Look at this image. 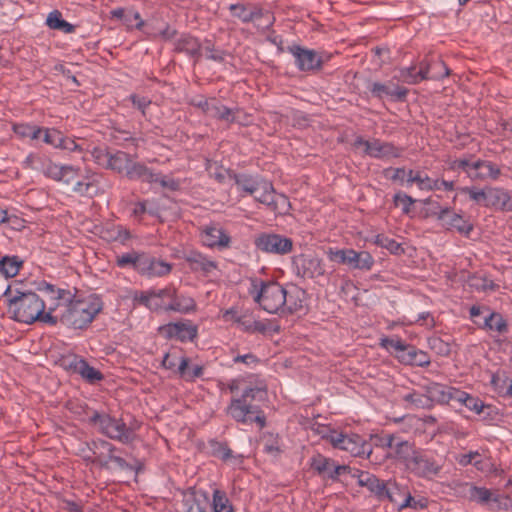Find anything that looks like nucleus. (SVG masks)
I'll list each match as a JSON object with an SVG mask.
<instances>
[{
  "label": "nucleus",
  "mask_w": 512,
  "mask_h": 512,
  "mask_svg": "<svg viewBox=\"0 0 512 512\" xmlns=\"http://www.w3.org/2000/svg\"><path fill=\"white\" fill-rule=\"evenodd\" d=\"M360 487H365L379 501H395V486H387L388 481L379 479L369 472V475H362Z\"/></svg>",
  "instance_id": "ddd939ff"
},
{
  "label": "nucleus",
  "mask_w": 512,
  "mask_h": 512,
  "mask_svg": "<svg viewBox=\"0 0 512 512\" xmlns=\"http://www.w3.org/2000/svg\"><path fill=\"white\" fill-rule=\"evenodd\" d=\"M298 273L304 278L314 279L325 274L322 260L318 257L303 256L297 266Z\"/></svg>",
  "instance_id": "5701e85b"
},
{
  "label": "nucleus",
  "mask_w": 512,
  "mask_h": 512,
  "mask_svg": "<svg viewBox=\"0 0 512 512\" xmlns=\"http://www.w3.org/2000/svg\"><path fill=\"white\" fill-rule=\"evenodd\" d=\"M348 266L353 269L370 270L374 264L372 255L367 251L350 249Z\"/></svg>",
  "instance_id": "72a5a7b5"
},
{
  "label": "nucleus",
  "mask_w": 512,
  "mask_h": 512,
  "mask_svg": "<svg viewBox=\"0 0 512 512\" xmlns=\"http://www.w3.org/2000/svg\"><path fill=\"white\" fill-rule=\"evenodd\" d=\"M178 374L187 382H193L204 374V367L202 365H193L190 367V359L181 356L178 365Z\"/></svg>",
  "instance_id": "7c9ffc66"
},
{
  "label": "nucleus",
  "mask_w": 512,
  "mask_h": 512,
  "mask_svg": "<svg viewBox=\"0 0 512 512\" xmlns=\"http://www.w3.org/2000/svg\"><path fill=\"white\" fill-rule=\"evenodd\" d=\"M267 390L264 387H247L239 398H232L227 413L237 422L242 424L256 423L260 429L266 425V417L258 405L253 401H264Z\"/></svg>",
  "instance_id": "f03ea898"
},
{
  "label": "nucleus",
  "mask_w": 512,
  "mask_h": 512,
  "mask_svg": "<svg viewBox=\"0 0 512 512\" xmlns=\"http://www.w3.org/2000/svg\"><path fill=\"white\" fill-rule=\"evenodd\" d=\"M415 452L416 450L412 442L404 440L397 435V440H395L391 452L387 454V457L399 460L407 465V462H409Z\"/></svg>",
  "instance_id": "bb28decb"
},
{
  "label": "nucleus",
  "mask_w": 512,
  "mask_h": 512,
  "mask_svg": "<svg viewBox=\"0 0 512 512\" xmlns=\"http://www.w3.org/2000/svg\"><path fill=\"white\" fill-rule=\"evenodd\" d=\"M380 345L387 350L394 349L397 352V355L403 353L408 346V344H406L401 339H393L388 337L382 338Z\"/></svg>",
  "instance_id": "69168bd1"
},
{
  "label": "nucleus",
  "mask_w": 512,
  "mask_h": 512,
  "mask_svg": "<svg viewBox=\"0 0 512 512\" xmlns=\"http://www.w3.org/2000/svg\"><path fill=\"white\" fill-rule=\"evenodd\" d=\"M256 201L266 205L273 213L284 214L288 211L289 200L284 194L276 193L268 181H261L257 193L253 194Z\"/></svg>",
  "instance_id": "6e6552de"
},
{
  "label": "nucleus",
  "mask_w": 512,
  "mask_h": 512,
  "mask_svg": "<svg viewBox=\"0 0 512 512\" xmlns=\"http://www.w3.org/2000/svg\"><path fill=\"white\" fill-rule=\"evenodd\" d=\"M76 374H79L83 379L91 384L103 379V374L99 370L90 366L85 359H83L82 363H79L78 372Z\"/></svg>",
  "instance_id": "09e8293b"
},
{
  "label": "nucleus",
  "mask_w": 512,
  "mask_h": 512,
  "mask_svg": "<svg viewBox=\"0 0 512 512\" xmlns=\"http://www.w3.org/2000/svg\"><path fill=\"white\" fill-rule=\"evenodd\" d=\"M263 451L273 457H278L282 453L280 437L273 433L265 434L263 437Z\"/></svg>",
  "instance_id": "49530a36"
},
{
  "label": "nucleus",
  "mask_w": 512,
  "mask_h": 512,
  "mask_svg": "<svg viewBox=\"0 0 512 512\" xmlns=\"http://www.w3.org/2000/svg\"><path fill=\"white\" fill-rule=\"evenodd\" d=\"M89 423L97 426L98 431L112 440L123 444L131 443V430L127 429L123 419H117L107 413L93 411L89 417Z\"/></svg>",
  "instance_id": "423d86ee"
},
{
  "label": "nucleus",
  "mask_w": 512,
  "mask_h": 512,
  "mask_svg": "<svg viewBox=\"0 0 512 512\" xmlns=\"http://www.w3.org/2000/svg\"><path fill=\"white\" fill-rule=\"evenodd\" d=\"M415 199L403 192H398L393 197L395 206H402V212L409 214L411 212V206L415 203Z\"/></svg>",
  "instance_id": "052dcab7"
},
{
  "label": "nucleus",
  "mask_w": 512,
  "mask_h": 512,
  "mask_svg": "<svg viewBox=\"0 0 512 512\" xmlns=\"http://www.w3.org/2000/svg\"><path fill=\"white\" fill-rule=\"evenodd\" d=\"M106 232L110 240L118 241L122 244H124L127 240L131 238L130 231L123 227L122 225H114L111 229H108Z\"/></svg>",
  "instance_id": "4d7b16f0"
},
{
  "label": "nucleus",
  "mask_w": 512,
  "mask_h": 512,
  "mask_svg": "<svg viewBox=\"0 0 512 512\" xmlns=\"http://www.w3.org/2000/svg\"><path fill=\"white\" fill-rule=\"evenodd\" d=\"M432 66L433 67H439V68L443 69L444 73L441 74V75L440 74H433V75L430 76L429 75V70H430L431 65L428 64L425 61H422L420 63L419 70L417 71L418 83H420L423 80H428V79L440 80V79H442L444 77L449 76L450 70H449V68L446 66V64L443 61H437Z\"/></svg>",
  "instance_id": "58836bf2"
},
{
  "label": "nucleus",
  "mask_w": 512,
  "mask_h": 512,
  "mask_svg": "<svg viewBox=\"0 0 512 512\" xmlns=\"http://www.w3.org/2000/svg\"><path fill=\"white\" fill-rule=\"evenodd\" d=\"M254 246L258 251L272 255H286L293 250V240L274 232H261L255 235Z\"/></svg>",
  "instance_id": "0eeeda50"
},
{
  "label": "nucleus",
  "mask_w": 512,
  "mask_h": 512,
  "mask_svg": "<svg viewBox=\"0 0 512 512\" xmlns=\"http://www.w3.org/2000/svg\"><path fill=\"white\" fill-rule=\"evenodd\" d=\"M57 139L58 140L55 145V148L57 149L66 150L69 152L82 151V148L75 142L74 139L64 136L61 131Z\"/></svg>",
  "instance_id": "13d9d810"
},
{
  "label": "nucleus",
  "mask_w": 512,
  "mask_h": 512,
  "mask_svg": "<svg viewBox=\"0 0 512 512\" xmlns=\"http://www.w3.org/2000/svg\"><path fill=\"white\" fill-rule=\"evenodd\" d=\"M354 146H364L365 153L373 158H383L388 156L399 157L401 154V150L399 148L395 147L391 143L382 142L379 139L368 141L359 136L356 138Z\"/></svg>",
  "instance_id": "2eb2a0df"
},
{
  "label": "nucleus",
  "mask_w": 512,
  "mask_h": 512,
  "mask_svg": "<svg viewBox=\"0 0 512 512\" xmlns=\"http://www.w3.org/2000/svg\"><path fill=\"white\" fill-rule=\"evenodd\" d=\"M501 168L488 160L474 161V170L469 173V178L474 181H496L501 176Z\"/></svg>",
  "instance_id": "6ab92c4d"
},
{
  "label": "nucleus",
  "mask_w": 512,
  "mask_h": 512,
  "mask_svg": "<svg viewBox=\"0 0 512 512\" xmlns=\"http://www.w3.org/2000/svg\"><path fill=\"white\" fill-rule=\"evenodd\" d=\"M126 176L130 180H140L143 182L153 183L158 181V175L153 173L150 168L140 162L131 160Z\"/></svg>",
  "instance_id": "c85d7f7f"
},
{
  "label": "nucleus",
  "mask_w": 512,
  "mask_h": 512,
  "mask_svg": "<svg viewBox=\"0 0 512 512\" xmlns=\"http://www.w3.org/2000/svg\"><path fill=\"white\" fill-rule=\"evenodd\" d=\"M249 294L264 311L271 314L282 313L286 294L285 287L278 282L252 279Z\"/></svg>",
  "instance_id": "20e7f679"
},
{
  "label": "nucleus",
  "mask_w": 512,
  "mask_h": 512,
  "mask_svg": "<svg viewBox=\"0 0 512 512\" xmlns=\"http://www.w3.org/2000/svg\"><path fill=\"white\" fill-rule=\"evenodd\" d=\"M287 51L295 58V65L299 71L316 72L321 70L323 59L315 50L294 44L288 46Z\"/></svg>",
  "instance_id": "1a4fd4ad"
},
{
  "label": "nucleus",
  "mask_w": 512,
  "mask_h": 512,
  "mask_svg": "<svg viewBox=\"0 0 512 512\" xmlns=\"http://www.w3.org/2000/svg\"><path fill=\"white\" fill-rule=\"evenodd\" d=\"M233 179L238 189L249 195L256 194L259 183L263 181L246 174H234Z\"/></svg>",
  "instance_id": "ea45409f"
},
{
  "label": "nucleus",
  "mask_w": 512,
  "mask_h": 512,
  "mask_svg": "<svg viewBox=\"0 0 512 512\" xmlns=\"http://www.w3.org/2000/svg\"><path fill=\"white\" fill-rule=\"evenodd\" d=\"M403 401L413 408L432 409L431 401L427 397V393H419L412 391L403 396Z\"/></svg>",
  "instance_id": "a18cd8bd"
},
{
  "label": "nucleus",
  "mask_w": 512,
  "mask_h": 512,
  "mask_svg": "<svg viewBox=\"0 0 512 512\" xmlns=\"http://www.w3.org/2000/svg\"><path fill=\"white\" fill-rule=\"evenodd\" d=\"M255 321L252 312L248 310L235 317V323L239 324L244 332L250 334H253V322Z\"/></svg>",
  "instance_id": "e2e57ef3"
},
{
  "label": "nucleus",
  "mask_w": 512,
  "mask_h": 512,
  "mask_svg": "<svg viewBox=\"0 0 512 512\" xmlns=\"http://www.w3.org/2000/svg\"><path fill=\"white\" fill-rule=\"evenodd\" d=\"M169 339H177L181 342L193 341L197 337L198 329L191 321L169 323L160 328Z\"/></svg>",
  "instance_id": "f3484780"
},
{
  "label": "nucleus",
  "mask_w": 512,
  "mask_h": 512,
  "mask_svg": "<svg viewBox=\"0 0 512 512\" xmlns=\"http://www.w3.org/2000/svg\"><path fill=\"white\" fill-rule=\"evenodd\" d=\"M172 270V265L145 253L139 274L147 277H163Z\"/></svg>",
  "instance_id": "aec40b11"
},
{
  "label": "nucleus",
  "mask_w": 512,
  "mask_h": 512,
  "mask_svg": "<svg viewBox=\"0 0 512 512\" xmlns=\"http://www.w3.org/2000/svg\"><path fill=\"white\" fill-rule=\"evenodd\" d=\"M197 304L192 297L177 295V291H175V298L167 304L166 311H174L182 314H188L190 312L196 311Z\"/></svg>",
  "instance_id": "473e14b6"
},
{
  "label": "nucleus",
  "mask_w": 512,
  "mask_h": 512,
  "mask_svg": "<svg viewBox=\"0 0 512 512\" xmlns=\"http://www.w3.org/2000/svg\"><path fill=\"white\" fill-rule=\"evenodd\" d=\"M38 290L44 292L50 300L55 301L50 306H55V309L60 305H65L70 300L71 292L69 290L58 289L54 285L42 282L38 285Z\"/></svg>",
  "instance_id": "c756f323"
},
{
  "label": "nucleus",
  "mask_w": 512,
  "mask_h": 512,
  "mask_svg": "<svg viewBox=\"0 0 512 512\" xmlns=\"http://www.w3.org/2000/svg\"><path fill=\"white\" fill-rule=\"evenodd\" d=\"M439 221L449 230H456L458 233L468 236L473 230V224L464 218L462 214L454 212L449 207L440 208L434 213Z\"/></svg>",
  "instance_id": "f8f14e48"
},
{
  "label": "nucleus",
  "mask_w": 512,
  "mask_h": 512,
  "mask_svg": "<svg viewBox=\"0 0 512 512\" xmlns=\"http://www.w3.org/2000/svg\"><path fill=\"white\" fill-rule=\"evenodd\" d=\"M131 157L124 151H117L114 154H110L107 169L114 170L118 173L127 172Z\"/></svg>",
  "instance_id": "79ce46f5"
},
{
  "label": "nucleus",
  "mask_w": 512,
  "mask_h": 512,
  "mask_svg": "<svg viewBox=\"0 0 512 512\" xmlns=\"http://www.w3.org/2000/svg\"><path fill=\"white\" fill-rule=\"evenodd\" d=\"M62 170V165H58L53 163L51 160H47L43 163L41 172L48 178H51L55 181H59L60 172Z\"/></svg>",
  "instance_id": "338daca9"
},
{
  "label": "nucleus",
  "mask_w": 512,
  "mask_h": 512,
  "mask_svg": "<svg viewBox=\"0 0 512 512\" xmlns=\"http://www.w3.org/2000/svg\"><path fill=\"white\" fill-rule=\"evenodd\" d=\"M185 261L194 272H202L204 275L210 274L218 268L217 262L211 260L206 255L198 251H190L185 255Z\"/></svg>",
  "instance_id": "4be33fe9"
},
{
  "label": "nucleus",
  "mask_w": 512,
  "mask_h": 512,
  "mask_svg": "<svg viewBox=\"0 0 512 512\" xmlns=\"http://www.w3.org/2000/svg\"><path fill=\"white\" fill-rule=\"evenodd\" d=\"M429 347L434 350L438 355L448 356L451 352L449 343L445 342L439 337H431L428 340Z\"/></svg>",
  "instance_id": "680f3d73"
},
{
  "label": "nucleus",
  "mask_w": 512,
  "mask_h": 512,
  "mask_svg": "<svg viewBox=\"0 0 512 512\" xmlns=\"http://www.w3.org/2000/svg\"><path fill=\"white\" fill-rule=\"evenodd\" d=\"M350 249H333L329 248L327 251V256L330 261L336 262L339 264L348 265Z\"/></svg>",
  "instance_id": "0e129e2a"
},
{
  "label": "nucleus",
  "mask_w": 512,
  "mask_h": 512,
  "mask_svg": "<svg viewBox=\"0 0 512 512\" xmlns=\"http://www.w3.org/2000/svg\"><path fill=\"white\" fill-rule=\"evenodd\" d=\"M22 265L23 261L20 257L16 255L4 256L0 259V273L6 278L15 277L19 273Z\"/></svg>",
  "instance_id": "4c0bfd02"
},
{
  "label": "nucleus",
  "mask_w": 512,
  "mask_h": 512,
  "mask_svg": "<svg viewBox=\"0 0 512 512\" xmlns=\"http://www.w3.org/2000/svg\"><path fill=\"white\" fill-rule=\"evenodd\" d=\"M209 447L211 454L223 461H227L233 457L232 450L228 447L227 443L217 440H210Z\"/></svg>",
  "instance_id": "603ef678"
},
{
  "label": "nucleus",
  "mask_w": 512,
  "mask_h": 512,
  "mask_svg": "<svg viewBox=\"0 0 512 512\" xmlns=\"http://www.w3.org/2000/svg\"><path fill=\"white\" fill-rule=\"evenodd\" d=\"M213 499L211 502L214 512H234L233 506L227 497L226 492L220 489L213 490Z\"/></svg>",
  "instance_id": "c03bdc74"
},
{
  "label": "nucleus",
  "mask_w": 512,
  "mask_h": 512,
  "mask_svg": "<svg viewBox=\"0 0 512 512\" xmlns=\"http://www.w3.org/2000/svg\"><path fill=\"white\" fill-rule=\"evenodd\" d=\"M209 116L229 123H233L235 121L234 111L227 106L220 104L217 100L214 102L213 107H211Z\"/></svg>",
  "instance_id": "8fccbe9b"
},
{
  "label": "nucleus",
  "mask_w": 512,
  "mask_h": 512,
  "mask_svg": "<svg viewBox=\"0 0 512 512\" xmlns=\"http://www.w3.org/2000/svg\"><path fill=\"white\" fill-rule=\"evenodd\" d=\"M202 243L209 248L226 249L231 238L218 223H209L199 228Z\"/></svg>",
  "instance_id": "9b49d317"
},
{
  "label": "nucleus",
  "mask_w": 512,
  "mask_h": 512,
  "mask_svg": "<svg viewBox=\"0 0 512 512\" xmlns=\"http://www.w3.org/2000/svg\"><path fill=\"white\" fill-rule=\"evenodd\" d=\"M397 358L405 365L425 367L430 364L429 355L410 344L403 353L397 355Z\"/></svg>",
  "instance_id": "b1692460"
},
{
  "label": "nucleus",
  "mask_w": 512,
  "mask_h": 512,
  "mask_svg": "<svg viewBox=\"0 0 512 512\" xmlns=\"http://www.w3.org/2000/svg\"><path fill=\"white\" fill-rule=\"evenodd\" d=\"M46 24L50 29L59 30L64 33H73L75 26L62 18V14L58 10H54L48 14Z\"/></svg>",
  "instance_id": "a19ab883"
},
{
  "label": "nucleus",
  "mask_w": 512,
  "mask_h": 512,
  "mask_svg": "<svg viewBox=\"0 0 512 512\" xmlns=\"http://www.w3.org/2000/svg\"><path fill=\"white\" fill-rule=\"evenodd\" d=\"M488 207L512 212V196L503 188H489Z\"/></svg>",
  "instance_id": "393cba45"
},
{
  "label": "nucleus",
  "mask_w": 512,
  "mask_h": 512,
  "mask_svg": "<svg viewBox=\"0 0 512 512\" xmlns=\"http://www.w3.org/2000/svg\"><path fill=\"white\" fill-rule=\"evenodd\" d=\"M427 507H428V500H427V498L421 497L419 499H415L414 497H412L411 493L408 490L407 493H406L405 498L398 505V511H402V510H404L406 508H412V509H415V510H419V509L422 510V509H426Z\"/></svg>",
  "instance_id": "864d4df0"
},
{
  "label": "nucleus",
  "mask_w": 512,
  "mask_h": 512,
  "mask_svg": "<svg viewBox=\"0 0 512 512\" xmlns=\"http://www.w3.org/2000/svg\"><path fill=\"white\" fill-rule=\"evenodd\" d=\"M145 253L131 251L116 257V264L120 268L131 267L139 273Z\"/></svg>",
  "instance_id": "e433bc0d"
},
{
  "label": "nucleus",
  "mask_w": 512,
  "mask_h": 512,
  "mask_svg": "<svg viewBox=\"0 0 512 512\" xmlns=\"http://www.w3.org/2000/svg\"><path fill=\"white\" fill-rule=\"evenodd\" d=\"M286 303L282 308V313L293 314L303 308L305 291L297 286H291L289 289L285 288Z\"/></svg>",
  "instance_id": "a878e982"
},
{
  "label": "nucleus",
  "mask_w": 512,
  "mask_h": 512,
  "mask_svg": "<svg viewBox=\"0 0 512 512\" xmlns=\"http://www.w3.org/2000/svg\"><path fill=\"white\" fill-rule=\"evenodd\" d=\"M231 15L238 18L243 23L259 22L265 19L264 28H269L274 22V17L261 7L253 6L251 9L243 3L230 4L228 7Z\"/></svg>",
  "instance_id": "9d476101"
},
{
  "label": "nucleus",
  "mask_w": 512,
  "mask_h": 512,
  "mask_svg": "<svg viewBox=\"0 0 512 512\" xmlns=\"http://www.w3.org/2000/svg\"><path fill=\"white\" fill-rule=\"evenodd\" d=\"M79 171V168H76L72 165H62L59 181H62L65 184H71L78 176Z\"/></svg>",
  "instance_id": "774afa93"
},
{
  "label": "nucleus",
  "mask_w": 512,
  "mask_h": 512,
  "mask_svg": "<svg viewBox=\"0 0 512 512\" xmlns=\"http://www.w3.org/2000/svg\"><path fill=\"white\" fill-rule=\"evenodd\" d=\"M319 433L322 439L329 441L333 448L349 452L354 457L369 458L372 454V445L358 434H346L328 427L323 428Z\"/></svg>",
  "instance_id": "39448f33"
},
{
  "label": "nucleus",
  "mask_w": 512,
  "mask_h": 512,
  "mask_svg": "<svg viewBox=\"0 0 512 512\" xmlns=\"http://www.w3.org/2000/svg\"><path fill=\"white\" fill-rule=\"evenodd\" d=\"M479 327L492 332H497L498 334H505L509 330L506 319L498 312H489L484 317L483 324L479 325Z\"/></svg>",
  "instance_id": "2f4dec72"
},
{
  "label": "nucleus",
  "mask_w": 512,
  "mask_h": 512,
  "mask_svg": "<svg viewBox=\"0 0 512 512\" xmlns=\"http://www.w3.org/2000/svg\"><path fill=\"white\" fill-rule=\"evenodd\" d=\"M427 393L428 399L431 401L432 408L437 404H449L455 401L457 388L450 387L441 383L431 382L423 387Z\"/></svg>",
  "instance_id": "a211bd4d"
},
{
  "label": "nucleus",
  "mask_w": 512,
  "mask_h": 512,
  "mask_svg": "<svg viewBox=\"0 0 512 512\" xmlns=\"http://www.w3.org/2000/svg\"><path fill=\"white\" fill-rule=\"evenodd\" d=\"M92 453L95 454V462L103 468L109 467V454L117 448L110 442L102 439L92 440Z\"/></svg>",
  "instance_id": "cd10ccee"
},
{
  "label": "nucleus",
  "mask_w": 512,
  "mask_h": 512,
  "mask_svg": "<svg viewBox=\"0 0 512 512\" xmlns=\"http://www.w3.org/2000/svg\"><path fill=\"white\" fill-rule=\"evenodd\" d=\"M65 310L60 321L74 329L87 328L95 317L102 311L103 302L97 295H89L81 299H73L65 303Z\"/></svg>",
  "instance_id": "7ed1b4c3"
},
{
  "label": "nucleus",
  "mask_w": 512,
  "mask_h": 512,
  "mask_svg": "<svg viewBox=\"0 0 512 512\" xmlns=\"http://www.w3.org/2000/svg\"><path fill=\"white\" fill-rule=\"evenodd\" d=\"M184 512H212L209 494L203 489L190 488L183 499Z\"/></svg>",
  "instance_id": "dca6fc26"
},
{
  "label": "nucleus",
  "mask_w": 512,
  "mask_h": 512,
  "mask_svg": "<svg viewBox=\"0 0 512 512\" xmlns=\"http://www.w3.org/2000/svg\"><path fill=\"white\" fill-rule=\"evenodd\" d=\"M18 295H12L8 287L3 296L8 301V312L12 318L18 322L32 324L35 321L55 325L58 322L57 316L52 315L55 306H49L45 312V301L34 292H17Z\"/></svg>",
  "instance_id": "f257e3e1"
},
{
  "label": "nucleus",
  "mask_w": 512,
  "mask_h": 512,
  "mask_svg": "<svg viewBox=\"0 0 512 512\" xmlns=\"http://www.w3.org/2000/svg\"><path fill=\"white\" fill-rule=\"evenodd\" d=\"M333 460L321 453H316L310 458V467L317 475L328 478L333 468Z\"/></svg>",
  "instance_id": "f704fd0d"
},
{
  "label": "nucleus",
  "mask_w": 512,
  "mask_h": 512,
  "mask_svg": "<svg viewBox=\"0 0 512 512\" xmlns=\"http://www.w3.org/2000/svg\"><path fill=\"white\" fill-rule=\"evenodd\" d=\"M394 78L410 85L418 84L416 66L400 68Z\"/></svg>",
  "instance_id": "6e6d98bb"
},
{
  "label": "nucleus",
  "mask_w": 512,
  "mask_h": 512,
  "mask_svg": "<svg viewBox=\"0 0 512 512\" xmlns=\"http://www.w3.org/2000/svg\"><path fill=\"white\" fill-rule=\"evenodd\" d=\"M374 243L382 248L389 250L393 254H400L404 251L400 243L384 234L376 235Z\"/></svg>",
  "instance_id": "5fc2aeb1"
},
{
  "label": "nucleus",
  "mask_w": 512,
  "mask_h": 512,
  "mask_svg": "<svg viewBox=\"0 0 512 512\" xmlns=\"http://www.w3.org/2000/svg\"><path fill=\"white\" fill-rule=\"evenodd\" d=\"M174 49L178 53H186L194 59V63L199 62L202 57V43L198 38L189 34L182 35L177 39Z\"/></svg>",
  "instance_id": "412c9836"
},
{
  "label": "nucleus",
  "mask_w": 512,
  "mask_h": 512,
  "mask_svg": "<svg viewBox=\"0 0 512 512\" xmlns=\"http://www.w3.org/2000/svg\"><path fill=\"white\" fill-rule=\"evenodd\" d=\"M202 51L205 52L206 58L215 62H223L226 52L220 48H216L213 41L205 39L202 43Z\"/></svg>",
  "instance_id": "3c124183"
},
{
  "label": "nucleus",
  "mask_w": 512,
  "mask_h": 512,
  "mask_svg": "<svg viewBox=\"0 0 512 512\" xmlns=\"http://www.w3.org/2000/svg\"><path fill=\"white\" fill-rule=\"evenodd\" d=\"M406 467L419 477L436 475L440 470V465L432 457L418 450H416L412 458L407 462Z\"/></svg>",
  "instance_id": "4468645a"
},
{
  "label": "nucleus",
  "mask_w": 512,
  "mask_h": 512,
  "mask_svg": "<svg viewBox=\"0 0 512 512\" xmlns=\"http://www.w3.org/2000/svg\"><path fill=\"white\" fill-rule=\"evenodd\" d=\"M461 193L468 195L469 199L478 205L488 207L489 188L479 189L475 186L461 188Z\"/></svg>",
  "instance_id": "de8ad7c7"
},
{
  "label": "nucleus",
  "mask_w": 512,
  "mask_h": 512,
  "mask_svg": "<svg viewBox=\"0 0 512 512\" xmlns=\"http://www.w3.org/2000/svg\"><path fill=\"white\" fill-rule=\"evenodd\" d=\"M455 401L465 405V407L477 414H480L485 407L483 401L478 397H474L460 389L456 392Z\"/></svg>",
  "instance_id": "37998d69"
},
{
  "label": "nucleus",
  "mask_w": 512,
  "mask_h": 512,
  "mask_svg": "<svg viewBox=\"0 0 512 512\" xmlns=\"http://www.w3.org/2000/svg\"><path fill=\"white\" fill-rule=\"evenodd\" d=\"M469 499L479 504H488L489 502L500 503L501 496L494 495L485 487L471 486L469 489Z\"/></svg>",
  "instance_id": "c9c22d12"
},
{
  "label": "nucleus",
  "mask_w": 512,
  "mask_h": 512,
  "mask_svg": "<svg viewBox=\"0 0 512 512\" xmlns=\"http://www.w3.org/2000/svg\"><path fill=\"white\" fill-rule=\"evenodd\" d=\"M280 326L274 324L272 321H259L253 322V333L267 334V333H279Z\"/></svg>",
  "instance_id": "bf43d9fd"
}]
</instances>
